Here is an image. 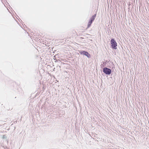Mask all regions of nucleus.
Masks as SVG:
<instances>
[{"label": "nucleus", "mask_w": 149, "mask_h": 149, "mask_svg": "<svg viewBox=\"0 0 149 149\" xmlns=\"http://www.w3.org/2000/svg\"><path fill=\"white\" fill-rule=\"evenodd\" d=\"M110 42L111 44V47L113 49H117V43L113 38H112L110 40Z\"/></svg>", "instance_id": "f257e3e1"}, {"label": "nucleus", "mask_w": 149, "mask_h": 149, "mask_svg": "<svg viewBox=\"0 0 149 149\" xmlns=\"http://www.w3.org/2000/svg\"><path fill=\"white\" fill-rule=\"evenodd\" d=\"M79 52L81 55H85L88 58L91 57V56L90 54L88 52L84 50H79Z\"/></svg>", "instance_id": "f03ea898"}, {"label": "nucleus", "mask_w": 149, "mask_h": 149, "mask_svg": "<svg viewBox=\"0 0 149 149\" xmlns=\"http://www.w3.org/2000/svg\"><path fill=\"white\" fill-rule=\"evenodd\" d=\"M103 72L107 75H110L111 73V69L107 67H104L103 68Z\"/></svg>", "instance_id": "7ed1b4c3"}, {"label": "nucleus", "mask_w": 149, "mask_h": 149, "mask_svg": "<svg viewBox=\"0 0 149 149\" xmlns=\"http://www.w3.org/2000/svg\"><path fill=\"white\" fill-rule=\"evenodd\" d=\"M96 16V14H94L89 19L93 22Z\"/></svg>", "instance_id": "20e7f679"}, {"label": "nucleus", "mask_w": 149, "mask_h": 149, "mask_svg": "<svg viewBox=\"0 0 149 149\" xmlns=\"http://www.w3.org/2000/svg\"><path fill=\"white\" fill-rule=\"evenodd\" d=\"M93 22V21H92L89 19V21H88V23L87 28H89V27H90L91 26Z\"/></svg>", "instance_id": "39448f33"}, {"label": "nucleus", "mask_w": 149, "mask_h": 149, "mask_svg": "<svg viewBox=\"0 0 149 149\" xmlns=\"http://www.w3.org/2000/svg\"><path fill=\"white\" fill-rule=\"evenodd\" d=\"M2 138L3 139H6L7 138V136L6 135H4L3 136Z\"/></svg>", "instance_id": "423d86ee"}, {"label": "nucleus", "mask_w": 149, "mask_h": 149, "mask_svg": "<svg viewBox=\"0 0 149 149\" xmlns=\"http://www.w3.org/2000/svg\"><path fill=\"white\" fill-rule=\"evenodd\" d=\"M108 62V61L107 60H106L105 61V62H103V63L104 65H105Z\"/></svg>", "instance_id": "0eeeda50"}, {"label": "nucleus", "mask_w": 149, "mask_h": 149, "mask_svg": "<svg viewBox=\"0 0 149 149\" xmlns=\"http://www.w3.org/2000/svg\"><path fill=\"white\" fill-rule=\"evenodd\" d=\"M101 65H102V66L103 65L102 64H101Z\"/></svg>", "instance_id": "6e6552de"}, {"label": "nucleus", "mask_w": 149, "mask_h": 149, "mask_svg": "<svg viewBox=\"0 0 149 149\" xmlns=\"http://www.w3.org/2000/svg\"><path fill=\"white\" fill-rule=\"evenodd\" d=\"M148 83H149L148 81Z\"/></svg>", "instance_id": "1a4fd4ad"}, {"label": "nucleus", "mask_w": 149, "mask_h": 149, "mask_svg": "<svg viewBox=\"0 0 149 149\" xmlns=\"http://www.w3.org/2000/svg\"><path fill=\"white\" fill-rule=\"evenodd\" d=\"M148 123H149V120L148 121Z\"/></svg>", "instance_id": "9d476101"}]
</instances>
